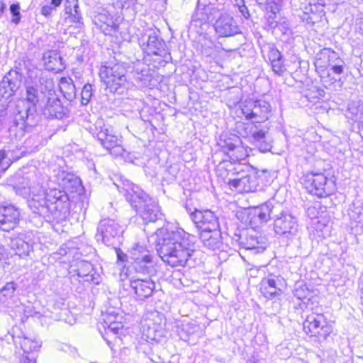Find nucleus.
<instances>
[{
	"instance_id": "nucleus-1",
	"label": "nucleus",
	"mask_w": 363,
	"mask_h": 363,
	"mask_svg": "<svg viewBox=\"0 0 363 363\" xmlns=\"http://www.w3.org/2000/svg\"><path fill=\"white\" fill-rule=\"evenodd\" d=\"M157 251L169 265L184 267L196 252V237L182 228L161 229L157 233Z\"/></svg>"
},
{
	"instance_id": "nucleus-2",
	"label": "nucleus",
	"mask_w": 363,
	"mask_h": 363,
	"mask_svg": "<svg viewBox=\"0 0 363 363\" xmlns=\"http://www.w3.org/2000/svg\"><path fill=\"white\" fill-rule=\"evenodd\" d=\"M118 191L124 194L145 223L156 222L163 218L157 202L150 198L138 186L129 180H121L115 184Z\"/></svg>"
},
{
	"instance_id": "nucleus-3",
	"label": "nucleus",
	"mask_w": 363,
	"mask_h": 363,
	"mask_svg": "<svg viewBox=\"0 0 363 363\" xmlns=\"http://www.w3.org/2000/svg\"><path fill=\"white\" fill-rule=\"evenodd\" d=\"M315 67L320 74L321 82L325 88H329L338 79L332 74L340 75L343 73L345 62L340 57L337 52L331 48H325L316 55Z\"/></svg>"
},
{
	"instance_id": "nucleus-4",
	"label": "nucleus",
	"mask_w": 363,
	"mask_h": 363,
	"mask_svg": "<svg viewBox=\"0 0 363 363\" xmlns=\"http://www.w3.org/2000/svg\"><path fill=\"white\" fill-rule=\"evenodd\" d=\"M12 114L13 125L11 130L16 132V135L18 138H22L26 133L30 132L39 121L37 108L20 99L16 101Z\"/></svg>"
},
{
	"instance_id": "nucleus-5",
	"label": "nucleus",
	"mask_w": 363,
	"mask_h": 363,
	"mask_svg": "<svg viewBox=\"0 0 363 363\" xmlns=\"http://www.w3.org/2000/svg\"><path fill=\"white\" fill-rule=\"evenodd\" d=\"M28 206L34 213L43 217L48 221L65 220L70 211V202L67 193L52 206H46V201L42 198L29 200Z\"/></svg>"
},
{
	"instance_id": "nucleus-6",
	"label": "nucleus",
	"mask_w": 363,
	"mask_h": 363,
	"mask_svg": "<svg viewBox=\"0 0 363 363\" xmlns=\"http://www.w3.org/2000/svg\"><path fill=\"white\" fill-rule=\"evenodd\" d=\"M125 67L120 63L106 62L101 66L99 77L110 92L122 94L128 89Z\"/></svg>"
},
{
	"instance_id": "nucleus-7",
	"label": "nucleus",
	"mask_w": 363,
	"mask_h": 363,
	"mask_svg": "<svg viewBox=\"0 0 363 363\" xmlns=\"http://www.w3.org/2000/svg\"><path fill=\"white\" fill-rule=\"evenodd\" d=\"M214 20H216L213 24L214 30L219 38L231 37L241 33L238 23L233 17L225 12V8L221 9L218 14L209 16L206 22V26L191 24V27L195 28L196 33H202L209 28L210 22Z\"/></svg>"
},
{
	"instance_id": "nucleus-8",
	"label": "nucleus",
	"mask_w": 363,
	"mask_h": 363,
	"mask_svg": "<svg viewBox=\"0 0 363 363\" xmlns=\"http://www.w3.org/2000/svg\"><path fill=\"white\" fill-rule=\"evenodd\" d=\"M303 184L308 193L318 197H327L336 190L334 177L325 173L310 172L303 178Z\"/></svg>"
},
{
	"instance_id": "nucleus-9",
	"label": "nucleus",
	"mask_w": 363,
	"mask_h": 363,
	"mask_svg": "<svg viewBox=\"0 0 363 363\" xmlns=\"http://www.w3.org/2000/svg\"><path fill=\"white\" fill-rule=\"evenodd\" d=\"M99 121L91 133L94 137L96 138L101 146L105 148L111 155L118 157L123 155L124 148L123 140L121 135H116L113 130L105 125H101Z\"/></svg>"
},
{
	"instance_id": "nucleus-10",
	"label": "nucleus",
	"mask_w": 363,
	"mask_h": 363,
	"mask_svg": "<svg viewBox=\"0 0 363 363\" xmlns=\"http://www.w3.org/2000/svg\"><path fill=\"white\" fill-rule=\"evenodd\" d=\"M274 230L277 235L287 238L296 235L298 230L297 218L278 202L274 209Z\"/></svg>"
},
{
	"instance_id": "nucleus-11",
	"label": "nucleus",
	"mask_w": 363,
	"mask_h": 363,
	"mask_svg": "<svg viewBox=\"0 0 363 363\" xmlns=\"http://www.w3.org/2000/svg\"><path fill=\"white\" fill-rule=\"evenodd\" d=\"M52 89V81L42 73L38 80L26 84L25 97L19 99L36 108L37 104L45 98L46 93L50 94Z\"/></svg>"
},
{
	"instance_id": "nucleus-12",
	"label": "nucleus",
	"mask_w": 363,
	"mask_h": 363,
	"mask_svg": "<svg viewBox=\"0 0 363 363\" xmlns=\"http://www.w3.org/2000/svg\"><path fill=\"white\" fill-rule=\"evenodd\" d=\"M139 45L148 55H158L166 60L171 58L170 54L167 52L165 42L160 36L159 30H146L139 38Z\"/></svg>"
},
{
	"instance_id": "nucleus-13",
	"label": "nucleus",
	"mask_w": 363,
	"mask_h": 363,
	"mask_svg": "<svg viewBox=\"0 0 363 363\" xmlns=\"http://www.w3.org/2000/svg\"><path fill=\"white\" fill-rule=\"evenodd\" d=\"M232 240L240 247L255 253L262 252L267 247V240L264 237L258 235L255 228L237 230Z\"/></svg>"
},
{
	"instance_id": "nucleus-14",
	"label": "nucleus",
	"mask_w": 363,
	"mask_h": 363,
	"mask_svg": "<svg viewBox=\"0 0 363 363\" xmlns=\"http://www.w3.org/2000/svg\"><path fill=\"white\" fill-rule=\"evenodd\" d=\"M286 288V281L283 277L270 274L262 278L259 284V291L269 300H280Z\"/></svg>"
},
{
	"instance_id": "nucleus-15",
	"label": "nucleus",
	"mask_w": 363,
	"mask_h": 363,
	"mask_svg": "<svg viewBox=\"0 0 363 363\" xmlns=\"http://www.w3.org/2000/svg\"><path fill=\"white\" fill-rule=\"evenodd\" d=\"M123 231L122 227L116 220L104 218L98 225L96 237L106 245L114 246L119 242Z\"/></svg>"
},
{
	"instance_id": "nucleus-16",
	"label": "nucleus",
	"mask_w": 363,
	"mask_h": 363,
	"mask_svg": "<svg viewBox=\"0 0 363 363\" xmlns=\"http://www.w3.org/2000/svg\"><path fill=\"white\" fill-rule=\"evenodd\" d=\"M218 0H199L197 6L191 17V24L203 25L206 26L209 16H215L221 9H225L223 4L218 2Z\"/></svg>"
},
{
	"instance_id": "nucleus-17",
	"label": "nucleus",
	"mask_w": 363,
	"mask_h": 363,
	"mask_svg": "<svg viewBox=\"0 0 363 363\" xmlns=\"http://www.w3.org/2000/svg\"><path fill=\"white\" fill-rule=\"evenodd\" d=\"M303 330L311 336L326 338L332 333V325L322 313H311L303 322Z\"/></svg>"
},
{
	"instance_id": "nucleus-18",
	"label": "nucleus",
	"mask_w": 363,
	"mask_h": 363,
	"mask_svg": "<svg viewBox=\"0 0 363 363\" xmlns=\"http://www.w3.org/2000/svg\"><path fill=\"white\" fill-rule=\"evenodd\" d=\"M218 170L225 169L227 172L224 177L225 182L231 186V183H237L238 180H242L245 176L255 174L257 172L251 166L243 163H227L226 160H223L218 166Z\"/></svg>"
},
{
	"instance_id": "nucleus-19",
	"label": "nucleus",
	"mask_w": 363,
	"mask_h": 363,
	"mask_svg": "<svg viewBox=\"0 0 363 363\" xmlns=\"http://www.w3.org/2000/svg\"><path fill=\"white\" fill-rule=\"evenodd\" d=\"M142 325L143 337L147 342H159L165 335L164 323L158 313L152 315Z\"/></svg>"
},
{
	"instance_id": "nucleus-20",
	"label": "nucleus",
	"mask_w": 363,
	"mask_h": 363,
	"mask_svg": "<svg viewBox=\"0 0 363 363\" xmlns=\"http://www.w3.org/2000/svg\"><path fill=\"white\" fill-rule=\"evenodd\" d=\"M278 201L272 198L264 203L251 208L248 213L249 224L252 228H256L260 225L267 223L274 217V209Z\"/></svg>"
},
{
	"instance_id": "nucleus-21",
	"label": "nucleus",
	"mask_w": 363,
	"mask_h": 363,
	"mask_svg": "<svg viewBox=\"0 0 363 363\" xmlns=\"http://www.w3.org/2000/svg\"><path fill=\"white\" fill-rule=\"evenodd\" d=\"M242 112L247 120L255 123H261L267 120L271 115V106L264 100L247 101L242 108Z\"/></svg>"
},
{
	"instance_id": "nucleus-22",
	"label": "nucleus",
	"mask_w": 363,
	"mask_h": 363,
	"mask_svg": "<svg viewBox=\"0 0 363 363\" xmlns=\"http://www.w3.org/2000/svg\"><path fill=\"white\" fill-rule=\"evenodd\" d=\"M191 218L200 232L218 230L220 228L218 217L210 210H195L191 213Z\"/></svg>"
},
{
	"instance_id": "nucleus-23",
	"label": "nucleus",
	"mask_w": 363,
	"mask_h": 363,
	"mask_svg": "<svg viewBox=\"0 0 363 363\" xmlns=\"http://www.w3.org/2000/svg\"><path fill=\"white\" fill-rule=\"evenodd\" d=\"M22 74L16 69H11L0 82V96L5 99L13 96L20 88Z\"/></svg>"
},
{
	"instance_id": "nucleus-24",
	"label": "nucleus",
	"mask_w": 363,
	"mask_h": 363,
	"mask_svg": "<svg viewBox=\"0 0 363 363\" xmlns=\"http://www.w3.org/2000/svg\"><path fill=\"white\" fill-rule=\"evenodd\" d=\"M20 211L13 205L0 206V229L9 232L13 230L20 221Z\"/></svg>"
},
{
	"instance_id": "nucleus-25",
	"label": "nucleus",
	"mask_w": 363,
	"mask_h": 363,
	"mask_svg": "<svg viewBox=\"0 0 363 363\" xmlns=\"http://www.w3.org/2000/svg\"><path fill=\"white\" fill-rule=\"evenodd\" d=\"M175 332L181 340L194 344L201 335V327L193 322L179 320L176 323Z\"/></svg>"
},
{
	"instance_id": "nucleus-26",
	"label": "nucleus",
	"mask_w": 363,
	"mask_h": 363,
	"mask_svg": "<svg viewBox=\"0 0 363 363\" xmlns=\"http://www.w3.org/2000/svg\"><path fill=\"white\" fill-rule=\"evenodd\" d=\"M11 335L14 345H19L25 354L38 351L41 347V342L33 337L26 336L18 328H12Z\"/></svg>"
},
{
	"instance_id": "nucleus-27",
	"label": "nucleus",
	"mask_w": 363,
	"mask_h": 363,
	"mask_svg": "<svg viewBox=\"0 0 363 363\" xmlns=\"http://www.w3.org/2000/svg\"><path fill=\"white\" fill-rule=\"evenodd\" d=\"M246 129H250V142L260 152H265L271 150L272 147V140L267 132L257 130L253 124H247Z\"/></svg>"
},
{
	"instance_id": "nucleus-28",
	"label": "nucleus",
	"mask_w": 363,
	"mask_h": 363,
	"mask_svg": "<svg viewBox=\"0 0 363 363\" xmlns=\"http://www.w3.org/2000/svg\"><path fill=\"white\" fill-rule=\"evenodd\" d=\"M96 27L105 35H114L118 28L117 19L108 12L103 11L96 14L92 20Z\"/></svg>"
},
{
	"instance_id": "nucleus-29",
	"label": "nucleus",
	"mask_w": 363,
	"mask_h": 363,
	"mask_svg": "<svg viewBox=\"0 0 363 363\" xmlns=\"http://www.w3.org/2000/svg\"><path fill=\"white\" fill-rule=\"evenodd\" d=\"M130 286L134 291L137 298L145 300L152 296L155 289V284L151 277L138 278L130 280Z\"/></svg>"
},
{
	"instance_id": "nucleus-30",
	"label": "nucleus",
	"mask_w": 363,
	"mask_h": 363,
	"mask_svg": "<svg viewBox=\"0 0 363 363\" xmlns=\"http://www.w3.org/2000/svg\"><path fill=\"white\" fill-rule=\"evenodd\" d=\"M222 149L230 159V161L227 162V163H240L238 161L245 159L246 157V151L241 146V142L239 138H237L234 142L230 139L225 140Z\"/></svg>"
},
{
	"instance_id": "nucleus-31",
	"label": "nucleus",
	"mask_w": 363,
	"mask_h": 363,
	"mask_svg": "<svg viewBox=\"0 0 363 363\" xmlns=\"http://www.w3.org/2000/svg\"><path fill=\"white\" fill-rule=\"evenodd\" d=\"M44 114L50 118L62 119L68 116V110L62 105L61 101L56 97H48Z\"/></svg>"
},
{
	"instance_id": "nucleus-32",
	"label": "nucleus",
	"mask_w": 363,
	"mask_h": 363,
	"mask_svg": "<svg viewBox=\"0 0 363 363\" xmlns=\"http://www.w3.org/2000/svg\"><path fill=\"white\" fill-rule=\"evenodd\" d=\"M199 238L203 246L209 250H219L223 245L221 233L219 229L200 232Z\"/></svg>"
},
{
	"instance_id": "nucleus-33",
	"label": "nucleus",
	"mask_w": 363,
	"mask_h": 363,
	"mask_svg": "<svg viewBox=\"0 0 363 363\" xmlns=\"http://www.w3.org/2000/svg\"><path fill=\"white\" fill-rule=\"evenodd\" d=\"M259 181L257 172L255 174L245 176L242 180H238L237 183H231L230 188L240 193L254 192L257 189Z\"/></svg>"
},
{
	"instance_id": "nucleus-34",
	"label": "nucleus",
	"mask_w": 363,
	"mask_h": 363,
	"mask_svg": "<svg viewBox=\"0 0 363 363\" xmlns=\"http://www.w3.org/2000/svg\"><path fill=\"white\" fill-rule=\"evenodd\" d=\"M156 257L153 251H151L145 245L134 244L129 250V259L130 264Z\"/></svg>"
},
{
	"instance_id": "nucleus-35",
	"label": "nucleus",
	"mask_w": 363,
	"mask_h": 363,
	"mask_svg": "<svg viewBox=\"0 0 363 363\" xmlns=\"http://www.w3.org/2000/svg\"><path fill=\"white\" fill-rule=\"evenodd\" d=\"M57 180L65 190L71 192L77 191L81 186V180L78 177L64 171L57 174Z\"/></svg>"
},
{
	"instance_id": "nucleus-36",
	"label": "nucleus",
	"mask_w": 363,
	"mask_h": 363,
	"mask_svg": "<svg viewBox=\"0 0 363 363\" xmlns=\"http://www.w3.org/2000/svg\"><path fill=\"white\" fill-rule=\"evenodd\" d=\"M45 69L58 73L65 68L62 58L55 50L45 52L43 58Z\"/></svg>"
},
{
	"instance_id": "nucleus-37",
	"label": "nucleus",
	"mask_w": 363,
	"mask_h": 363,
	"mask_svg": "<svg viewBox=\"0 0 363 363\" xmlns=\"http://www.w3.org/2000/svg\"><path fill=\"white\" fill-rule=\"evenodd\" d=\"M157 258L149 259L131 264L135 273L146 275L148 277L155 276L157 272Z\"/></svg>"
},
{
	"instance_id": "nucleus-38",
	"label": "nucleus",
	"mask_w": 363,
	"mask_h": 363,
	"mask_svg": "<svg viewBox=\"0 0 363 363\" xmlns=\"http://www.w3.org/2000/svg\"><path fill=\"white\" fill-rule=\"evenodd\" d=\"M40 184L31 182L28 177L22 178V181L13 186L16 193L23 197H27L31 194L37 195L35 192L38 190Z\"/></svg>"
},
{
	"instance_id": "nucleus-39",
	"label": "nucleus",
	"mask_w": 363,
	"mask_h": 363,
	"mask_svg": "<svg viewBox=\"0 0 363 363\" xmlns=\"http://www.w3.org/2000/svg\"><path fill=\"white\" fill-rule=\"evenodd\" d=\"M11 248L20 257L27 256L31 250V244L26 240L23 235L12 238L10 242Z\"/></svg>"
},
{
	"instance_id": "nucleus-40",
	"label": "nucleus",
	"mask_w": 363,
	"mask_h": 363,
	"mask_svg": "<svg viewBox=\"0 0 363 363\" xmlns=\"http://www.w3.org/2000/svg\"><path fill=\"white\" fill-rule=\"evenodd\" d=\"M349 217L352 221V228H356L357 232L363 230V207L360 202L353 203L348 213Z\"/></svg>"
},
{
	"instance_id": "nucleus-41",
	"label": "nucleus",
	"mask_w": 363,
	"mask_h": 363,
	"mask_svg": "<svg viewBox=\"0 0 363 363\" xmlns=\"http://www.w3.org/2000/svg\"><path fill=\"white\" fill-rule=\"evenodd\" d=\"M310 7H311V16L303 17V21L308 24L314 25L315 23L320 21L322 16L324 15L323 4L318 2L316 0H309Z\"/></svg>"
},
{
	"instance_id": "nucleus-42",
	"label": "nucleus",
	"mask_w": 363,
	"mask_h": 363,
	"mask_svg": "<svg viewBox=\"0 0 363 363\" xmlns=\"http://www.w3.org/2000/svg\"><path fill=\"white\" fill-rule=\"evenodd\" d=\"M347 111L350 118L363 129V102L352 101L349 104Z\"/></svg>"
},
{
	"instance_id": "nucleus-43",
	"label": "nucleus",
	"mask_w": 363,
	"mask_h": 363,
	"mask_svg": "<svg viewBox=\"0 0 363 363\" xmlns=\"http://www.w3.org/2000/svg\"><path fill=\"white\" fill-rule=\"evenodd\" d=\"M60 89L67 100L72 101L76 99V87L71 78H62L60 82Z\"/></svg>"
},
{
	"instance_id": "nucleus-44",
	"label": "nucleus",
	"mask_w": 363,
	"mask_h": 363,
	"mask_svg": "<svg viewBox=\"0 0 363 363\" xmlns=\"http://www.w3.org/2000/svg\"><path fill=\"white\" fill-rule=\"evenodd\" d=\"M66 193L67 192L65 191H61L57 189H50L45 194H37V195H34L31 199L42 198L43 200L45 199V201H46V206H52L56 201H58L62 195Z\"/></svg>"
},
{
	"instance_id": "nucleus-45",
	"label": "nucleus",
	"mask_w": 363,
	"mask_h": 363,
	"mask_svg": "<svg viewBox=\"0 0 363 363\" xmlns=\"http://www.w3.org/2000/svg\"><path fill=\"white\" fill-rule=\"evenodd\" d=\"M62 1V0H44L41 3V14L45 17L50 16Z\"/></svg>"
},
{
	"instance_id": "nucleus-46",
	"label": "nucleus",
	"mask_w": 363,
	"mask_h": 363,
	"mask_svg": "<svg viewBox=\"0 0 363 363\" xmlns=\"http://www.w3.org/2000/svg\"><path fill=\"white\" fill-rule=\"evenodd\" d=\"M65 11L67 13H69V16L67 19L72 23H76V27L80 28L82 25L83 24L82 22V15L79 11V6L77 4H74V9L65 8Z\"/></svg>"
},
{
	"instance_id": "nucleus-47",
	"label": "nucleus",
	"mask_w": 363,
	"mask_h": 363,
	"mask_svg": "<svg viewBox=\"0 0 363 363\" xmlns=\"http://www.w3.org/2000/svg\"><path fill=\"white\" fill-rule=\"evenodd\" d=\"M294 296L298 299H306L311 294V291L303 281L296 282L293 291Z\"/></svg>"
},
{
	"instance_id": "nucleus-48",
	"label": "nucleus",
	"mask_w": 363,
	"mask_h": 363,
	"mask_svg": "<svg viewBox=\"0 0 363 363\" xmlns=\"http://www.w3.org/2000/svg\"><path fill=\"white\" fill-rule=\"evenodd\" d=\"M134 78L136 82L140 83V85L144 86H147L151 80L148 69H143L140 72L137 70L134 74Z\"/></svg>"
},
{
	"instance_id": "nucleus-49",
	"label": "nucleus",
	"mask_w": 363,
	"mask_h": 363,
	"mask_svg": "<svg viewBox=\"0 0 363 363\" xmlns=\"http://www.w3.org/2000/svg\"><path fill=\"white\" fill-rule=\"evenodd\" d=\"M31 315V308L30 306H25L23 304L18 305L15 307L14 314H11V316L14 319L18 317L20 318L21 321H24V318H28Z\"/></svg>"
},
{
	"instance_id": "nucleus-50",
	"label": "nucleus",
	"mask_w": 363,
	"mask_h": 363,
	"mask_svg": "<svg viewBox=\"0 0 363 363\" xmlns=\"http://www.w3.org/2000/svg\"><path fill=\"white\" fill-rule=\"evenodd\" d=\"M93 267L89 262H83L81 267L78 269L77 275L79 277L84 278L86 281L92 280L93 275L90 274L92 272Z\"/></svg>"
},
{
	"instance_id": "nucleus-51",
	"label": "nucleus",
	"mask_w": 363,
	"mask_h": 363,
	"mask_svg": "<svg viewBox=\"0 0 363 363\" xmlns=\"http://www.w3.org/2000/svg\"><path fill=\"white\" fill-rule=\"evenodd\" d=\"M262 52H267V57L270 63L282 57L281 52L272 45H268L264 47V50H262Z\"/></svg>"
},
{
	"instance_id": "nucleus-52",
	"label": "nucleus",
	"mask_w": 363,
	"mask_h": 363,
	"mask_svg": "<svg viewBox=\"0 0 363 363\" xmlns=\"http://www.w3.org/2000/svg\"><path fill=\"white\" fill-rule=\"evenodd\" d=\"M92 96V86L90 84H86L81 93V101L82 105H86Z\"/></svg>"
},
{
	"instance_id": "nucleus-53",
	"label": "nucleus",
	"mask_w": 363,
	"mask_h": 363,
	"mask_svg": "<svg viewBox=\"0 0 363 363\" xmlns=\"http://www.w3.org/2000/svg\"><path fill=\"white\" fill-rule=\"evenodd\" d=\"M16 289V284L14 282H8L0 290V295H2L6 298H11L13 295Z\"/></svg>"
},
{
	"instance_id": "nucleus-54",
	"label": "nucleus",
	"mask_w": 363,
	"mask_h": 363,
	"mask_svg": "<svg viewBox=\"0 0 363 363\" xmlns=\"http://www.w3.org/2000/svg\"><path fill=\"white\" fill-rule=\"evenodd\" d=\"M281 2L276 0H271L267 3L266 9L268 13H272L274 16H276L281 7Z\"/></svg>"
},
{
	"instance_id": "nucleus-55",
	"label": "nucleus",
	"mask_w": 363,
	"mask_h": 363,
	"mask_svg": "<svg viewBox=\"0 0 363 363\" xmlns=\"http://www.w3.org/2000/svg\"><path fill=\"white\" fill-rule=\"evenodd\" d=\"M271 65L274 72L278 75H281L286 70V68L284 65L283 57L272 62Z\"/></svg>"
},
{
	"instance_id": "nucleus-56",
	"label": "nucleus",
	"mask_w": 363,
	"mask_h": 363,
	"mask_svg": "<svg viewBox=\"0 0 363 363\" xmlns=\"http://www.w3.org/2000/svg\"><path fill=\"white\" fill-rule=\"evenodd\" d=\"M11 160L4 150H0V172H5L11 165Z\"/></svg>"
},
{
	"instance_id": "nucleus-57",
	"label": "nucleus",
	"mask_w": 363,
	"mask_h": 363,
	"mask_svg": "<svg viewBox=\"0 0 363 363\" xmlns=\"http://www.w3.org/2000/svg\"><path fill=\"white\" fill-rule=\"evenodd\" d=\"M135 0H125L121 4L122 14L126 15V13L131 12L132 14H135Z\"/></svg>"
},
{
	"instance_id": "nucleus-58",
	"label": "nucleus",
	"mask_w": 363,
	"mask_h": 363,
	"mask_svg": "<svg viewBox=\"0 0 363 363\" xmlns=\"http://www.w3.org/2000/svg\"><path fill=\"white\" fill-rule=\"evenodd\" d=\"M20 6L18 4H13L10 6V11L13 16L11 21L18 24L21 20Z\"/></svg>"
},
{
	"instance_id": "nucleus-59",
	"label": "nucleus",
	"mask_w": 363,
	"mask_h": 363,
	"mask_svg": "<svg viewBox=\"0 0 363 363\" xmlns=\"http://www.w3.org/2000/svg\"><path fill=\"white\" fill-rule=\"evenodd\" d=\"M300 9L302 10L303 12V16L301 17L303 21V17L311 16V7H310L309 0H300Z\"/></svg>"
},
{
	"instance_id": "nucleus-60",
	"label": "nucleus",
	"mask_w": 363,
	"mask_h": 363,
	"mask_svg": "<svg viewBox=\"0 0 363 363\" xmlns=\"http://www.w3.org/2000/svg\"><path fill=\"white\" fill-rule=\"evenodd\" d=\"M122 324L120 322H110V324L106 329V334L117 335L121 329H122Z\"/></svg>"
},
{
	"instance_id": "nucleus-61",
	"label": "nucleus",
	"mask_w": 363,
	"mask_h": 363,
	"mask_svg": "<svg viewBox=\"0 0 363 363\" xmlns=\"http://www.w3.org/2000/svg\"><path fill=\"white\" fill-rule=\"evenodd\" d=\"M115 250H116L118 261H120L121 262H126L128 261L129 254L127 255V254L124 253L120 248L115 247Z\"/></svg>"
},
{
	"instance_id": "nucleus-62",
	"label": "nucleus",
	"mask_w": 363,
	"mask_h": 363,
	"mask_svg": "<svg viewBox=\"0 0 363 363\" xmlns=\"http://www.w3.org/2000/svg\"><path fill=\"white\" fill-rule=\"evenodd\" d=\"M178 173L179 169L176 166H170L166 171V174L171 175V177L169 178L171 180H175Z\"/></svg>"
},
{
	"instance_id": "nucleus-63",
	"label": "nucleus",
	"mask_w": 363,
	"mask_h": 363,
	"mask_svg": "<svg viewBox=\"0 0 363 363\" xmlns=\"http://www.w3.org/2000/svg\"><path fill=\"white\" fill-rule=\"evenodd\" d=\"M6 259V249L0 244V268L3 267Z\"/></svg>"
},
{
	"instance_id": "nucleus-64",
	"label": "nucleus",
	"mask_w": 363,
	"mask_h": 363,
	"mask_svg": "<svg viewBox=\"0 0 363 363\" xmlns=\"http://www.w3.org/2000/svg\"><path fill=\"white\" fill-rule=\"evenodd\" d=\"M276 18H277V15L274 16L272 13H269L267 21H268V23L270 25V26L276 27L277 26L278 22L276 20Z\"/></svg>"
}]
</instances>
